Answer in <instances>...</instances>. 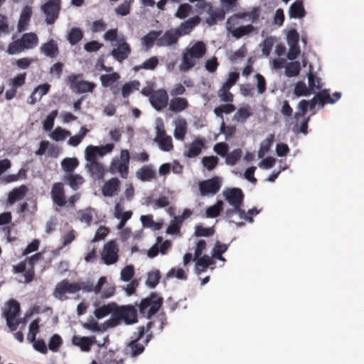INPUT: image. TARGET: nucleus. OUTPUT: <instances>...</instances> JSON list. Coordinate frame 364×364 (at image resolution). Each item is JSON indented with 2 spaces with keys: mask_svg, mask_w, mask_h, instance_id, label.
<instances>
[{
  "mask_svg": "<svg viewBox=\"0 0 364 364\" xmlns=\"http://www.w3.org/2000/svg\"><path fill=\"white\" fill-rule=\"evenodd\" d=\"M164 303V299L156 292H151L149 296L143 299L137 305L139 314L150 319L156 314Z\"/></svg>",
  "mask_w": 364,
  "mask_h": 364,
  "instance_id": "nucleus-1",
  "label": "nucleus"
},
{
  "mask_svg": "<svg viewBox=\"0 0 364 364\" xmlns=\"http://www.w3.org/2000/svg\"><path fill=\"white\" fill-rule=\"evenodd\" d=\"M21 311L19 303L14 299L10 300L6 305L3 315L6 321V325L11 331H14L19 326L21 321L16 319Z\"/></svg>",
  "mask_w": 364,
  "mask_h": 364,
  "instance_id": "nucleus-2",
  "label": "nucleus"
},
{
  "mask_svg": "<svg viewBox=\"0 0 364 364\" xmlns=\"http://www.w3.org/2000/svg\"><path fill=\"white\" fill-rule=\"evenodd\" d=\"M41 9L46 15V22L47 24H53L59 17L61 10V0H47L41 6Z\"/></svg>",
  "mask_w": 364,
  "mask_h": 364,
  "instance_id": "nucleus-3",
  "label": "nucleus"
},
{
  "mask_svg": "<svg viewBox=\"0 0 364 364\" xmlns=\"http://www.w3.org/2000/svg\"><path fill=\"white\" fill-rule=\"evenodd\" d=\"M121 321L130 325L137 322V311L131 305L118 306L116 304L115 314Z\"/></svg>",
  "mask_w": 364,
  "mask_h": 364,
  "instance_id": "nucleus-4",
  "label": "nucleus"
},
{
  "mask_svg": "<svg viewBox=\"0 0 364 364\" xmlns=\"http://www.w3.org/2000/svg\"><path fill=\"white\" fill-rule=\"evenodd\" d=\"M119 247L114 240H110L105 244L101 253L102 259L105 264L111 265L119 259Z\"/></svg>",
  "mask_w": 364,
  "mask_h": 364,
  "instance_id": "nucleus-5",
  "label": "nucleus"
},
{
  "mask_svg": "<svg viewBox=\"0 0 364 364\" xmlns=\"http://www.w3.org/2000/svg\"><path fill=\"white\" fill-rule=\"evenodd\" d=\"M82 75H72L69 76L68 80L70 83V87L77 93H85L92 92L96 85L94 82L82 80Z\"/></svg>",
  "mask_w": 364,
  "mask_h": 364,
  "instance_id": "nucleus-6",
  "label": "nucleus"
},
{
  "mask_svg": "<svg viewBox=\"0 0 364 364\" xmlns=\"http://www.w3.org/2000/svg\"><path fill=\"white\" fill-rule=\"evenodd\" d=\"M220 181L218 177L202 181L198 183L199 191L202 196H213L220 189Z\"/></svg>",
  "mask_w": 364,
  "mask_h": 364,
  "instance_id": "nucleus-7",
  "label": "nucleus"
},
{
  "mask_svg": "<svg viewBox=\"0 0 364 364\" xmlns=\"http://www.w3.org/2000/svg\"><path fill=\"white\" fill-rule=\"evenodd\" d=\"M81 289L80 284L77 283H69L67 279L59 282L55 289L54 296L59 299H63V296L66 294H75Z\"/></svg>",
  "mask_w": 364,
  "mask_h": 364,
  "instance_id": "nucleus-8",
  "label": "nucleus"
},
{
  "mask_svg": "<svg viewBox=\"0 0 364 364\" xmlns=\"http://www.w3.org/2000/svg\"><path fill=\"white\" fill-rule=\"evenodd\" d=\"M149 102L151 106L157 111L163 109L167 106L168 102L167 92L164 89L155 90L149 98Z\"/></svg>",
  "mask_w": 364,
  "mask_h": 364,
  "instance_id": "nucleus-9",
  "label": "nucleus"
},
{
  "mask_svg": "<svg viewBox=\"0 0 364 364\" xmlns=\"http://www.w3.org/2000/svg\"><path fill=\"white\" fill-rule=\"evenodd\" d=\"M225 199L231 206H242L245 195L239 188H228L223 193Z\"/></svg>",
  "mask_w": 364,
  "mask_h": 364,
  "instance_id": "nucleus-10",
  "label": "nucleus"
},
{
  "mask_svg": "<svg viewBox=\"0 0 364 364\" xmlns=\"http://www.w3.org/2000/svg\"><path fill=\"white\" fill-rule=\"evenodd\" d=\"M97 343L95 336H73L72 338V344L77 346L83 352H90L92 346Z\"/></svg>",
  "mask_w": 364,
  "mask_h": 364,
  "instance_id": "nucleus-11",
  "label": "nucleus"
},
{
  "mask_svg": "<svg viewBox=\"0 0 364 364\" xmlns=\"http://www.w3.org/2000/svg\"><path fill=\"white\" fill-rule=\"evenodd\" d=\"M179 37L180 33L176 29L171 28L167 30L164 35L157 40L156 45L159 47L172 46L177 43Z\"/></svg>",
  "mask_w": 364,
  "mask_h": 364,
  "instance_id": "nucleus-12",
  "label": "nucleus"
},
{
  "mask_svg": "<svg viewBox=\"0 0 364 364\" xmlns=\"http://www.w3.org/2000/svg\"><path fill=\"white\" fill-rule=\"evenodd\" d=\"M50 195L53 202L58 206L63 207L66 204L64 186L62 183H55L53 185Z\"/></svg>",
  "mask_w": 364,
  "mask_h": 364,
  "instance_id": "nucleus-13",
  "label": "nucleus"
},
{
  "mask_svg": "<svg viewBox=\"0 0 364 364\" xmlns=\"http://www.w3.org/2000/svg\"><path fill=\"white\" fill-rule=\"evenodd\" d=\"M42 258V253L38 252L30 257L26 259L27 260L28 268L23 274L26 283H30L33 281L35 276V264Z\"/></svg>",
  "mask_w": 364,
  "mask_h": 364,
  "instance_id": "nucleus-14",
  "label": "nucleus"
},
{
  "mask_svg": "<svg viewBox=\"0 0 364 364\" xmlns=\"http://www.w3.org/2000/svg\"><path fill=\"white\" fill-rule=\"evenodd\" d=\"M119 187L120 181L119 178L114 177L104 183L102 193L105 197H112L119 191Z\"/></svg>",
  "mask_w": 364,
  "mask_h": 364,
  "instance_id": "nucleus-15",
  "label": "nucleus"
},
{
  "mask_svg": "<svg viewBox=\"0 0 364 364\" xmlns=\"http://www.w3.org/2000/svg\"><path fill=\"white\" fill-rule=\"evenodd\" d=\"M200 23V18L198 16L188 18L181 23L176 31L180 33V36L189 34L192 30Z\"/></svg>",
  "mask_w": 364,
  "mask_h": 364,
  "instance_id": "nucleus-16",
  "label": "nucleus"
},
{
  "mask_svg": "<svg viewBox=\"0 0 364 364\" xmlns=\"http://www.w3.org/2000/svg\"><path fill=\"white\" fill-rule=\"evenodd\" d=\"M40 50L46 56L50 58H55L59 53V48L57 42L54 39H50L45 43H43Z\"/></svg>",
  "mask_w": 364,
  "mask_h": 364,
  "instance_id": "nucleus-17",
  "label": "nucleus"
},
{
  "mask_svg": "<svg viewBox=\"0 0 364 364\" xmlns=\"http://www.w3.org/2000/svg\"><path fill=\"white\" fill-rule=\"evenodd\" d=\"M208 14L209 16L206 18L205 22L209 26H213L218 21L224 20L225 16V11L223 9L214 8L213 6L208 9Z\"/></svg>",
  "mask_w": 364,
  "mask_h": 364,
  "instance_id": "nucleus-18",
  "label": "nucleus"
},
{
  "mask_svg": "<svg viewBox=\"0 0 364 364\" xmlns=\"http://www.w3.org/2000/svg\"><path fill=\"white\" fill-rule=\"evenodd\" d=\"M131 49L129 44L126 42L121 43L117 48H114L112 55L119 62H122L127 59L130 54Z\"/></svg>",
  "mask_w": 364,
  "mask_h": 364,
  "instance_id": "nucleus-19",
  "label": "nucleus"
},
{
  "mask_svg": "<svg viewBox=\"0 0 364 364\" xmlns=\"http://www.w3.org/2000/svg\"><path fill=\"white\" fill-rule=\"evenodd\" d=\"M28 192V188L25 185H21L18 188H14L8 196V203L9 205L14 204L16 201L23 199Z\"/></svg>",
  "mask_w": 364,
  "mask_h": 364,
  "instance_id": "nucleus-20",
  "label": "nucleus"
},
{
  "mask_svg": "<svg viewBox=\"0 0 364 364\" xmlns=\"http://www.w3.org/2000/svg\"><path fill=\"white\" fill-rule=\"evenodd\" d=\"M129 165L123 161L118 159L114 160L112 162L110 166V171L112 173L118 172L121 177L123 178H127L129 174Z\"/></svg>",
  "mask_w": 364,
  "mask_h": 364,
  "instance_id": "nucleus-21",
  "label": "nucleus"
},
{
  "mask_svg": "<svg viewBox=\"0 0 364 364\" xmlns=\"http://www.w3.org/2000/svg\"><path fill=\"white\" fill-rule=\"evenodd\" d=\"M188 107V102L186 98L176 97L171 100L169 109L178 113L183 111Z\"/></svg>",
  "mask_w": 364,
  "mask_h": 364,
  "instance_id": "nucleus-22",
  "label": "nucleus"
},
{
  "mask_svg": "<svg viewBox=\"0 0 364 364\" xmlns=\"http://www.w3.org/2000/svg\"><path fill=\"white\" fill-rule=\"evenodd\" d=\"M32 15V9L30 6H26L21 11L20 18L18 23V31L22 32L26 29L28 22Z\"/></svg>",
  "mask_w": 364,
  "mask_h": 364,
  "instance_id": "nucleus-23",
  "label": "nucleus"
},
{
  "mask_svg": "<svg viewBox=\"0 0 364 364\" xmlns=\"http://www.w3.org/2000/svg\"><path fill=\"white\" fill-rule=\"evenodd\" d=\"M19 39L25 50L33 48L38 43V36L34 33H24Z\"/></svg>",
  "mask_w": 364,
  "mask_h": 364,
  "instance_id": "nucleus-24",
  "label": "nucleus"
},
{
  "mask_svg": "<svg viewBox=\"0 0 364 364\" xmlns=\"http://www.w3.org/2000/svg\"><path fill=\"white\" fill-rule=\"evenodd\" d=\"M156 171L151 165L144 166L136 171V176L142 181H149L156 177Z\"/></svg>",
  "mask_w": 364,
  "mask_h": 364,
  "instance_id": "nucleus-25",
  "label": "nucleus"
},
{
  "mask_svg": "<svg viewBox=\"0 0 364 364\" xmlns=\"http://www.w3.org/2000/svg\"><path fill=\"white\" fill-rule=\"evenodd\" d=\"M161 34V31H151L141 38L142 44L146 50L153 47L154 42L157 41Z\"/></svg>",
  "mask_w": 364,
  "mask_h": 364,
  "instance_id": "nucleus-26",
  "label": "nucleus"
},
{
  "mask_svg": "<svg viewBox=\"0 0 364 364\" xmlns=\"http://www.w3.org/2000/svg\"><path fill=\"white\" fill-rule=\"evenodd\" d=\"M252 115V112L250 106L249 105H246L243 107H241L238 109V110L234 114V120L244 123L246 120Z\"/></svg>",
  "mask_w": 364,
  "mask_h": 364,
  "instance_id": "nucleus-27",
  "label": "nucleus"
},
{
  "mask_svg": "<svg viewBox=\"0 0 364 364\" xmlns=\"http://www.w3.org/2000/svg\"><path fill=\"white\" fill-rule=\"evenodd\" d=\"M306 14V11L301 1H296L290 6L289 16L291 18H301Z\"/></svg>",
  "mask_w": 364,
  "mask_h": 364,
  "instance_id": "nucleus-28",
  "label": "nucleus"
},
{
  "mask_svg": "<svg viewBox=\"0 0 364 364\" xmlns=\"http://www.w3.org/2000/svg\"><path fill=\"white\" fill-rule=\"evenodd\" d=\"M203 146L204 143L202 140L196 139L189 145L188 150L185 154V156L188 158L196 157L200 154Z\"/></svg>",
  "mask_w": 364,
  "mask_h": 364,
  "instance_id": "nucleus-29",
  "label": "nucleus"
},
{
  "mask_svg": "<svg viewBox=\"0 0 364 364\" xmlns=\"http://www.w3.org/2000/svg\"><path fill=\"white\" fill-rule=\"evenodd\" d=\"M96 361L97 364H112L115 361V353L112 350L98 352Z\"/></svg>",
  "mask_w": 364,
  "mask_h": 364,
  "instance_id": "nucleus-30",
  "label": "nucleus"
},
{
  "mask_svg": "<svg viewBox=\"0 0 364 364\" xmlns=\"http://www.w3.org/2000/svg\"><path fill=\"white\" fill-rule=\"evenodd\" d=\"M187 133V123L184 119H178L176 123V127L174 129L173 135L174 137L178 139L183 141Z\"/></svg>",
  "mask_w": 364,
  "mask_h": 364,
  "instance_id": "nucleus-31",
  "label": "nucleus"
},
{
  "mask_svg": "<svg viewBox=\"0 0 364 364\" xmlns=\"http://www.w3.org/2000/svg\"><path fill=\"white\" fill-rule=\"evenodd\" d=\"M196 260V271L198 273L205 271L209 266L215 264L213 259L208 255L200 256Z\"/></svg>",
  "mask_w": 364,
  "mask_h": 364,
  "instance_id": "nucleus-32",
  "label": "nucleus"
},
{
  "mask_svg": "<svg viewBox=\"0 0 364 364\" xmlns=\"http://www.w3.org/2000/svg\"><path fill=\"white\" fill-rule=\"evenodd\" d=\"M64 181L69 184L73 190H77L85 180L80 174L70 173L64 177Z\"/></svg>",
  "mask_w": 364,
  "mask_h": 364,
  "instance_id": "nucleus-33",
  "label": "nucleus"
},
{
  "mask_svg": "<svg viewBox=\"0 0 364 364\" xmlns=\"http://www.w3.org/2000/svg\"><path fill=\"white\" fill-rule=\"evenodd\" d=\"M116 309L115 303H110L107 305H103L95 310V316L97 319L102 318L109 314H112Z\"/></svg>",
  "mask_w": 364,
  "mask_h": 364,
  "instance_id": "nucleus-34",
  "label": "nucleus"
},
{
  "mask_svg": "<svg viewBox=\"0 0 364 364\" xmlns=\"http://www.w3.org/2000/svg\"><path fill=\"white\" fill-rule=\"evenodd\" d=\"M87 167L92 177L97 179H101L104 177L105 168L98 161L90 163Z\"/></svg>",
  "mask_w": 364,
  "mask_h": 364,
  "instance_id": "nucleus-35",
  "label": "nucleus"
},
{
  "mask_svg": "<svg viewBox=\"0 0 364 364\" xmlns=\"http://www.w3.org/2000/svg\"><path fill=\"white\" fill-rule=\"evenodd\" d=\"M187 51L195 57V58H200L206 53V46L203 41H198Z\"/></svg>",
  "mask_w": 364,
  "mask_h": 364,
  "instance_id": "nucleus-36",
  "label": "nucleus"
},
{
  "mask_svg": "<svg viewBox=\"0 0 364 364\" xmlns=\"http://www.w3.org/2000/svg\"><path fill=\"white\" fill-rule=\"evenodd\" d=\"M119 78V74L118 73L113 72L109 74L102 75L100 76V81L103 87H109L114 85Z\"/></svg>",
  "mask_w": 364,
  "mask_h": 364,
  "instance_id": "nucleus-37",
  "label": "nucleus"
},
{
  "mask_svg": "<svg viewBox=\"0 0 364 364\" xmlns=\"http://www.w3.org/2000/svg\"><path fill=\"white\" fill-rule=\"evenodd\" d=\"M79 161L77 158H65L61 161L63 171L68 173H72L78 166Z\"/></svg>",
  "mask_w": 364,
  "mask_h": 364,
  "instance_id": "nucleus-38",
  "label": "nucleus"
},
{
  "mask_svg": "<svg viewBox=\"0 0 364 364\" xmlns=\"http://www.w3.org/2000/svg\"><path fill=\"white\" fill-rule=\"evenodd\" d=\"M255 31V27L251 25H246V26H240L237 27L235 29H233L231 34L233 37H235L237 39H239L244 36L249 35L252 32Z\"/></svg>",
  "mask_w": 364,
  "mask_h": 364,
  "instance_id": "nucleus-39",
  "label": "nucleus"
},
{
  "mask_svg": "<svg viewBox=\"0 0 364 364\" xmlns=\"http://www.w3.org/2000/svg\"><path fill=\"white\" fill-rule=\"evenodd\" d=\"M193 57L189 52L186 51L183 55L182 63L180 69L182 71H188L191 69L196 64Z\"/></svg>",
  "mask_w": 364,
  "mask_h": 364,
  "instance_id": "nucleus-40",
  "label": "nucleus"
},
{
  "mask_svg": "<svg viewBox=\"0 0 364 364\" xmlns=\"http://www.w3.org/2000/svg\"><path fill=\"white\" fill-rule=\"evenodd\" d=\"M223 209V202L218 200L216 203L212 206L208 207L205 210L207 218H214L218 217Z\"/></svg>",
  "mask_w": 364,
  "mask_h": 364,
  "instance_id": "nucleus-41",
  "label": "nucleus"
},
{
  "mask_svg": "<svg viewBox=\"0 0 364 364\" xmlns=\"http://www.w3.org/2000/svg\"><path fill=\"white\" fill-rule=\"evenodd\" d=\"M97 156H101L99 146L90 145L85 149V159L89 163L97 161Z\"/></svg>",
  "mask_w": 364,
  "mask_h": 364,
  "instance_id": "nucleus-42",
  "label": "nucleus"
},
{
  "mask_svg": "<svg viewBox=\"0 0 364 364\" xmlns=\"http://www.w3.org/2000/svg\"><path fill=\"white\" fill-rule=\"evenodd\" d=\"M159 64V59L156 56H153L145 60L141 65H136L134 68V71H139L141 69L154 70Z\"/></svg>",
  "mask_w": 364,
  "mask_h": 364,
  "instance_id": "nucleus-43",
  "label": "nucleus"
},
{
  "mask_svg": "<svg viewBox=\"0 0 364 364\" xmlns=\"http://www.w3.org/2000/svg\"><path fill=\"white\" fill-rule=\"evenodd\" d=\"M236 107L232 102H226V104L221 105L214 109V113L217 117L223 119V114H230L235 110Z\"/></svg>",
  "mask_w": 364,
  "mask_h": 364,
  "instance_id": "nucleus-44",
  "label": "nucleus"
},
{
  "mask_svg": "<svg viewBox=\"0 0 364 364\" xmlns=\"http://www.w3.org/2000/svg\"><path fill=\"white\" fill-rule=\"evenodd\" d=\"M274 140V136L273 134H269L265 139L262 141L259 150L258 151L259 158L263 157L264 154L270 149Z\"/></svg>",
  "mask_w": 364,
  "mask_h": 364,
  "instance_id": "nucleus-45",
  "label": "nucleus"
},
{
  "mask_svg": "<svg viewBox=\"0 0 364 364\" xmlns=\"http://www.w3.org/2000/svg\"><path fill=\"white\" fill-rule=\"evenodd\" d=\"M316 97L318 98V105L321 107H323L325 104H333L336 102V99L331 96L327 90H323L316 94Z\"/></svg>",
  "mask_w": 364,
  "mask_h": 364,
  "instance_id": "nucleus-46",
  "label": "nucleus"
},
{
  "mask_svg": "<svg viewBox=\"0 0 364 364\" xmlns=\"http://www.w3.org/2000/svg\"><path fill=\"white\" fill-rule=\"evenodd\" d=\"M127 349L132 357H136L144 352V346L139 343V341L133 340L128 343Z\"/></svg>",
  "mask_w": 364,
  "mask_h": 364,
  "instance_id": "nucleus-47",
  "label": "nucleus"
},
{
  "mask_svg": "<svg viewBox=\"0 0 364 364\" xmlns=\"http://www.w3.org/2000/svg\"><path fill=\"white\" fill-rule=\"evenodd\" d=\"M161 279L160 272L157 269L149 272L147 274L146 285L150 288H154L159 284Z\"/></svg>",
  "mask_w": 364,
  "mask_h": 364,
  "instance_id": "nucleus-48",
  "label": "nucleus"
},
{
  "mask_svg": "<svg viewBox=\"0 0 364 364\" xmlns=\"http://www.w3.org/2000/svg\"><path fill=\"white\" fill-rule=\"evenodd\" d=\"M83 37V33L79 28H73L68 36V40L72 45L79 43Z\"/></svg>",
  "mask_w": 364,
  "mask_h": 364,
  "instance_id": "nucleus-49",
  "label": "nucleus"
},
{
  "mask_svg": "<svg viewBox=\"0 0 364 364\" xmlns=\"http://www.w3.org/2000/svg\"><path fill=\"white\" fill-rule=\"evenodd\" d=\"M89 130L85 127H82L77 134L71 136L68 140V144L73 146H78L83 138L87 135Z\"/></svg>",
  "mask_w": 364,
  "mask_h": 364,
  "instance_id": "nucleus-50",
  "label": "nucleus"
},
{
  "mask_svg": "<svg viewBox=\"0 0 364 364\" xmlns=\"http://www.w3.org/2000/svg\"><path fill=\"white\" fill-rule=\"evenodd\" d=\"M215 233L214 227L205 228L202 225H197L195 227L194 235L196 237H210Z\"/></svg>",
  "mask_w": 364,
  "mask_h": 364,
  "instance_id": "nucleus-51",
  "label": "nucleus"
},
{
  "mask_svg": "<svg viewBox=\"0 0 364 364\" xmlns=\"http://www.w3.org/2000/svg\"><path fill=\"white\" fill-rule=\"evenodd\" d=\"M241 156V149H235L230 153L228 152V154L225 156V162L228 165L234 166L240 159Z\"/></svg>",
  "mask_w": 364,
  "mask_h": 364,
  "instance_id": "nucleus-52",
  "label": "nucleus"
},
{
  "mask_svg": "<svg viewBox=\"0 0 364 364\" xmlns=\"http://www.w3.org/2000/svg\"><path fill=\"white\" fill-rule=\"evenodd\" d=\"M39 318L33 320L29 325V331L27 335V340L31 341H34L36 339V335L39 332Z\"/></svg>",
  "mask_w": 364,
  "mask_h": 364,
  "instance_id": "nucleus-53",
  "label": "nucleus"
},
{
  "mask_svg": "<svg viewBox=\"0 0 364 364\" xmlns=\"http://www.w3.org/2000/svg\"><path fill=\"white\" fill-rule=\"evenodd\" d=\"M300 70L301 65L299 62H291L286 66L285 74L288 77H295L299 74Z\"/></svg>",
  "mask_w": 364,
  "mask_h": 364,
  "instance_id": "nucleus-54",
  "label": "nucleus"
},
{
  "mask_svg": "<svg viewBox=\"0 0 364 364\" xmlns=\"http://www.w3.org/2000/svg\"><path fill=\"white\" fill-rule=\"evenodd\" d=\"M63 345V339L58 334L53 335L48 342V348L53 352H58Z\"/></svg>",
  "mask_w": 364,
  "mask_h": 364,
  "instance_id": "nucleus-55",
  "label": "nucleus"
},
{
  "mask_svg": "<svg viewBox=\"0 0 364 364\" xmlns=\"http://www.w3.org/2000/svg\"><path fill=\"white\" fill-rule=\"evenodd\" d=\"M308 83L311 93H314L316 90L321 89V79L316 77L311 72L308 74Z\"/></svg>",
  "mask_w": 364,
  "mask_h": 364,
  "instance_id": "nucleus-56",
  "label": "nucleus"
},
{
  "mask_svg": "<svg viewBox=\"0 0 364 364\" xmlns=\"http://www.w3.org/2000/svg\"><path fill=\"white\" fill-rule=\"evenodd\" d=\"M134 0H124L116 9L115 12L117 15L124 16L130 13L131 4Z\"/></svg>",
  "mask_w": 364,
  "mask_h": 364,
  "instance_id": "nucleus-57",
  "label": "nucleus"
},
{
  "mask_svg": "<svg viewBox=\"0 0 364 364\" xmlns=\"http://www.w3.org/2000/svg\"><path fill=\"white\" fill-rule=\"evenodd\" d=\"M191 11L192 6L189 4H182L178 6L175 16L180 19H184L191 14Z\"/></svg>",
  "mask_w": 364,
  "mask_h": 364,
  "instance_id": "nucleus-58",
  "label": "nucleus"
},
{
  "mask_svg": "<svg viewBox=\"0 0 364 364\" xmlns=\"http://www.w3.org/2000/svg\"><path fill=\"white\" fill-rule=\"evenodd\" d=\"M294 92L297 97L308 96L311 94L309 87L303 81H299L295 85Z\"/></svg>",
  "mask_w": 364,
  "mask_h": 364,
  "instance_id": "nucleus-59",
  "label": "nucleus"
},
{
  "mask_svg": "<svg viewBox=\"0 0 364 364\" xmlns=\"http://www.w3.org/2000/svg\"><path fill=\"white\" fill-rule=\"evenodd\" d=\"M230 88H226L222 86L218 92V97L222 102H232L234 100V95L230 91Z\"/></svg>",
  "mask_w": 364,
  "mask_h": 364,
  "instance_id": "nucleus-60",
  "label": "nucleus"
},
{
  "mask_svg": "<svg viewBox=\"0 0 364 364\" xmlns=\"http://www.w3.org/2000/svg\"><path fill=\"white\" fill-rule=\"evenodd\" d=\"M139 82L138 81H132L125 83L122 87V95L123 97H127L134 90L139 89Z\"/></svg>",
  "mask_w": 364,
  "mask_h": 364,
  "instance_id": "nucleus-61",
  "label": "nucleus"
},
{
  "mask_svg": "<svg viewBox=\"0 0 364 364\" xmlns=\"http://www.w3.org/2000/svg\"><path fill=\"white\" fill-rule=\"evenodd\" d=\"M218 158L215 156H204L202 159V164L208 171H212L218 165Z\"/></svg>",
  "mask_w": 364,
  "mask_h": 364,
  "instance_id": "nucleus-62",
  "label": "nucleus"
},
{
  "mask_svg": "<svg viewBox=\"0 0 364 364\" xmlns=\"http://www.w3.org/2000/svg\"><path fill=\"white\" fill-rule=\"evenodd\" d=\"M24 50L25 48H23L20 39H18L9 44L7 52L11 55H14L21 53Z\"/></svg>",
  "mask_w": 364,
  "mask_h": 364,
  "instance_id": "nucleus-63",
  "label": "nucleus"
},
{
  "mask_svg": "<svg viewBox=\"0 0 364 364\" xmlns=\"http://www.w3.org/2000/svg\"><path fill=\"white\" fill-rule=\"evenodd\" d=\"M58 112L57 109L53 110L46 117L43 122V129L46 131H50L54 126V121L58 116Z\"/></svg>",
  "mask_w": 364,
  "mask_h": 364,
  "instance_id": "nucleus-64",
  "label": "nucleus"
}]
</instances>
